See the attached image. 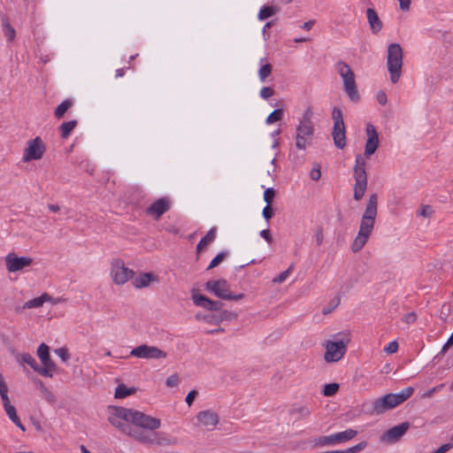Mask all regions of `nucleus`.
I'll return each instance as SVG.
<instances>
[{
    "instance_id": "obj_15",
    "label": "nucleus",
    "mask_w": 453,
    "mask_h": 453,
    "mask_svg": "<svg viewBox=\"0 0 453 453\" xmlns=\"http://www.w3.org/2000/svg\"><path fill=\"white\" fill-rule=\"evenodd\" d=\"M45 145L41 137L37 136L27 142V147L25 149L22 161L24 163L41 159L45 152Z\"/></svg>"
},
{
    "instance_id": "obj_64",
    "label": "nucleus",
    "mask_w": 453,
    "mask_h": 453,
    "mask_svg": "<svg viewBox=\"0 0 453 453\" xmlns=\"http://www.w3.org/2000/svg\"><path fill=\"white\" fill-rule=\"evenodd\" d=\"M306 41H308V39H306V38H296L295 39L296 42H306Z\"/></svg>"
},
{
    "instance_id": "obj_27",
    "label": "nucleus",
    "mask_w": 453,
    "mask_h": 453,
    "mask_svg": "<svg viewBox=\"0 0 453 453\" xmlns=\"http://www.w3.org/2000/svg\"><path fill=\"white\" fill-rule=\"evenodd\" d=\"M3 405L9 418L22 431H25L26 428L21 423L19 418L18 417L15 407L11 404V402H4Z\"/></svg>"
},
{
    "instance_id": "obj_35",
    "label": "nucleus",
    "mask_w": 453,
    "mask_h": 453,
    "mask_svg": "<svg viewBox=\"0 0 453 453\" xmlns=\"http://www.w3.org/2000/svg\"><path fill=\"white\" fill-rule=\"evenodd\" d=\"M134 393V389L127 388L124 384L119 385L115 390V397L121 399Z\"/></svg>"
},
{
    "instance_id": "obj_61",
    "label": "nucleus",
    "mask_w": 453,
    "mask_h": 453,
    "mask_svg": "<svg viewBox=\"0 0 453 453\" xmlns=\"http://www.w3.org/2000/svg\"><path fill=\"white\" fill-rule=\"evenodd\" d=\"M48 207L49 210L52 212H58L60 210L59 206L57 204H49Z\"/></svg>"
},
{
    "instance_id": "obj_7",
    "label": "nucleus",
    "mask_w": 453,
    "mask_h": 453,
    "mask_svg": "<svg viewBox=\"0 0 453 453\" xmlns=\"http://www.w3.org/2000/svg\"><path fill=\"white\" fill-rule=\"evenodd\" d=\"M365 165L366 162L365 157L360 154L357 155L353 168V178L355 180L353 198L356 201H360L367 189V173Z\"/></svg>"
},
{
    "instance_id": "obj_5",
    "label": "nucleus",
    "mask_w": 453,
    "mask_h": 453,
    "mask_svg": "<svg viewBox=\"0 0 453 453\" xmlns=\"http://www.w3.org/2000/svg\"><path fill=\"white\" fill-rule=\"evenodd\" d=\"M336 341H326L324 343L326 352L324 359L327 363L337 362L343 357L350 341L349 333H340L335 336Z\"/></svg>"
},
{
    "instance_id": "obj_36",
    "label": "nucleus",
    "mask_w": 453,
    "mask_h": 453,
    "mask_svg": "<svg viewBox=\"0 0 453 453\" xmlns=\"http://www.w3.org/2000/svg\"><path fill=\"white\" fill-rule=\"evenodd\" d=\"M283 118V110L276 109L273 112H271L265 119V123L267 125H271L276 121L281 120Z\"/></svg>"
},
{
    "instance_id": "obj_52",
    "label": "nucleus",
    "mask_w": 453,
    "mask_h": 453,
    "mask_svg": "<svg viewBox=\"0 0 453 453\" xmlns=\"http://www.w3.org/2000/svg\"><path fill=\"white\" fill-rule=\"evenodd\" d=\"M310 177L313 180H319L321 177V172L319 165L313 167L310 173Z\"/></svg>"
},
{
    "instance_id": "obj_43",
    "label": "nucleus",
    "mask_w": 453,
    "mask_h": 453,
    "mask_svg": "<svg viewBox=\"0 0 453 453\" xmlns=\"http://www.w3.org/2000/svg\"><path fill=\"white\" fill-rule=\"evenodd\" d=\"M445 387V384L444 383H441V384H439L430 389H428L427 391H426L424 394H423V397L425 398H430L433 396L434 394L435 393H438L440 391L442 390V388Z\"/></svg>"
},
{
    "instance_id": "obj_41",
    "label": "nucleus",
    "mask_w": 453,
    "mask_h": 453,
    "mask_svg": "<svg viewBox=\"0 0 453 453\" xmlns=\"http://www.w3.org/2000/svg\"><path fill=\"white\" fill-rule=\"evenodd\" d=\"M293 269H294V265H291L287 270H285L284 272H282L279 275H277L273 280V283H282V282H284L287 280V278L288 277L289 273L293 271Z\"/></svg>"
},
{
    "instance_id": "obj_38",
    "label": "nucleus",
    "mask_w": 453,
    "mask_h": 453,
    "mask_svg": "<svg viewBox=\"0 0 453 453\" xmlns=\"http://www.w3.org/2000/svg\"><path fill=\"white\" fill-rule=\"evenodd\" d=\"M338 390H339V384L328 383V384L325 385L322 393L325 396H333L334 395H335L337 393Z\"/></svg>"
},
{
    "instance_id": "obj_49",
    "label": "nucleus",
    "mask_w": 453,
    "mask_h": 453,
    "mask_svg": "<svg viewBox=\"0 0 453 453\" xmlns=\"http://www.w3.org/2000/svg\"><path fill=\"white\" fill-rule=\"evenodd\" d=\"M366 446H367L366 441H361L358 444L347 449V452L348 453H357V452L364 449Z\"/></svg>"
},
{
    "instance_id": "obj_37",
    "label": "nucleus",
    "mask_w": 453,
    "mask_h": 453,
    "mask_svg": "<svg viewBox=\"0 0 453 453\" xmlns=\"http://www.w3.org/2000/svg\"><path fill=\"white\" fill-rule=\"evenodd\" d=\"M273 66L270 64L263 65L258 70L259 80L264 82L272 73Z\"/></svg>"
},
{
    "instance_id": "obj_3",
    "label": "nucleus",
    "mask_w": 453,
    "mask_h": 453,
    "mask_svg": "<svg viewBox=\"0 0 453 453\" xmlns=\"http://www.w3.org/2000/svg\"><path fill=\"white\" fill-rule=\"evenodd\" d=\"M313 111L311 107H308L298 119V125L296 127V147L300 150H304L312 144L315 134V127L312 121Z\"/></svg>"
},
{
    "instance_id": "obj_42",
    "label": "nucleus",
    "mask_w": 453,
    "mask_h": 453,
    "mask_svg": "<svg viewBox=\"0 0 453 453\" xmlns=\"http://www.w3.org/2000/svg\"><path fill=\"white\" fill-rule=\"evenodd\" d=\"M340 297H334L328 305L325 306L322 310V313L324 315L329 314L332 312L340 303Z\"/></svg>"
},
{
    "instance_id": "obj_31",
    "label": "nucleus",
    "mask_w": 453,
    "mask_h": 453,
    "mask_svg": "<svg viewBox=\"0 0 453 453\" xmlns=\"http://www.w3.org/2000/svg\"><path fill=\"white\" fill-rule=\"evenodd\" d=\"M19 361L20 363H24V364H27L28 365L31 366V368L38 372L40 374V368L41 366L37 364L36 360L35 359V357L30 355L29 353H23L20 355L19 358Z\"/></svg>"
},
{
    "instance_id": "obj_46",
    "label": "nucleus",
    "mask_w": 453,
    "mask_h": 453,
    "mask_svg": "<svg viewBox=\"0 0 453 453\" xmlns=\"http://www.w3.org/2000/svg\"><path fill=\"white\" fill-rule=\"evenodd\" d=\"M179 383H180V379L177 374H173V375L169 376L165 380V385L168 388L177 387L179 385Z\"/></svg>"
},
{
    "instance_id": "obj_51",
    "label": "nucleus",
    "mask_w": 453,
    "mask_h": 453,
    "mask_svg": "<svg viewBox=\"0 0 453 453\" xmlns=\"http://www.w3.org/2000/svg\"><path fill=\"white\" fill-rule=\"evenodd\" d=\"M262 214L266 221H268L269 219H271L273 218V210L271 207V204H266V206L263 209Z\"/></svg>"
},
{
    "instance_id": "obj_10",
    "label": "nucleus",
    "mask_w": 453,
    "mask_h": 453,
    "mask_svg": "<svg viewBox=\"0 0 453 453\" xmlns=\"http://www.w3.org/2000/svg\"><path fill=\"white\" fill-rule=\"evenodd\" d=\"M334 127L332 136L334 145L342 150L346 146V129L343 121V114L340 108L334 107L332 111Z\"/></svg>"
},
{
    "instance_id": "obj_54",
    "label": "nucleus",
    "mask_w": 453,
    "mask_h": 453,
    "mask_svg": "<svg viewBox=\"0 0 453 453\" xmlns=\"http://www.w3.org/2000/svg\"><path fill=\"white\" fill-rule=\"evenodd\" d=\"M417 319V315L414 312L407 313L403 316V320L407 324H411Z\"/></svg>"
},
{
    "instance_id": "obj_8",
    "label": "nucleus",
    "mask_w": 453,
    "mask_h": 453,
    "mask_svg": "<svg viewBox=\"0 0 453 453\" xmlns=\"http://www.w3.org/2000/svg\"><path fill=\"white\" fill-rule=\"evenodd\" d=\"M335 70L342 79L343 88L349 98L353 102L358 101L359 95L355 81V74L350 66L343 61H338L335 64Z\"/></svg>"
},
{
    "instance_id": "obj_57",
    "label": "nucleus",
    "mask_w": 453,
    "mask_h": 453,
    "mask_svg": "<svg viewBox=\"0 0 453 453\" xmlns=\"http://www.w3.org/2000/svg\"><path fill=\"white\" fill-rule=\"evenodd\" d=\"M399 6L402 11H409L411 4V0H398Z\"/></svg>"
},
{
    "instance_id": "obj_23",
    "label": "nucleus",
    "mask_w": 453,
    "mask_h": 453,
    "mask_svg": "<svg viewBox=\"0 0 453 453\" xmlns=\"http://www.w3.org/2000/svg\"><path fill=\"white\" fill-rule=\"evenodd\" d=\"M133 286L137 289L148 288L152 282L158 281V276L153 273H141L135 278H133Z\"/></svg>"
},
{
    "instance_id": "obj_21",
    "label": "nucleus",
    "mask_w": 453,
    "mask_h": 453,
    "mask_svg": "<svg viewBox=\"0 0 453 453\" xmlns=\"http://www.w3.org/2000/svg\"><path fill=\"white\" fill-rule=\"evenodd\" d=\"M196 419L199 426L206 427L209 431H212L218 425L219 418L216 412L206 410L199 411L196 415Z\"/></svg>"
},
{
    "instance_id": "obj_59",
    "label": "nucleus",
    "mask_w": 453,
    "mask_h": 453,
    "mask_svg": "<svg viewBox=\"0 0 453 453\" xmlns=\"http://www.w3.org/2000/svg\"><path fill=\"white\" fill-rule=\"evenodd\" d=\"M315 24V20H309L307 22H304L302 26V28L306 30V31H309L311 29V27H313V25Z\"/></svg>"
},
{
    "instance_id": "obj_18",
    "label": "nucleus",
    "mask_w": 453,
    "mask_h": 453,
    "mask_svg": "<svg viewBox=\"0 0 453 453\" xmlns=\"http://www.w3.org/2000/svg\"><path fill=\"white\" fill-rule=\"evenodd\" d=\"M172 201L167 196H163L158 198L154 203H152L147 209V215L152 217L154 219L157 220L161 218V216L168 211L171 209Z\"/></svg>"
},
{
    "instance_id": "obj_56",
    "label": "nucleus",
    "mask_w": 453,
    "mask_h": 453,
    "mask_svg": "<svg viewBox=\"0 0 453 453\" xmlns=\"http://www.w3.org/2000/svg\"><path fill=\"white\" fill-rule=\"evenodd\" d=\"M197 395V392L196 390H191L186 396V403H188V406H191L196 396Z\"/></svg>"
},
{
    "instance_id": "obj_9",
    "label": "nucleus",
    "mask_w": 453,
    "mask_h": 453,
    "mask_svg": "<svg viewBox=\"0 0 453 453\" xmlns=\"http://www.w3.org/2000/svg\"><path fill=\"white\" fill-rule=\"evenodd\" d=\"M109 422L125 434L142 443H154V441L143 431L128 422L109 416Z\"/></svg>"
},
{
    "instance_id": "obj_48",
    "label": "nucleus",
    "mask_w": 453,
    "mask_h": 453,
    "mask_svg": "<svg viewBox=\"0 0 453 453\" xmlns=\"http://www.w3.org/2000/svg\"><path fill=\"white\" fill-rule=\"evenodd\" d=\"M398 350V343L396 341H392L387 347L384 348V351L388 354H394Z\"/></svg>"
},
{
    "instance_id": "obj_60",
    "label": "nucleus",
    "mask_w": 453,
    "mask_h": 453,
    "mask_svg": "<svg viewBox=\"0 0 453 453\" xmlns=\"http://www.w3.org/2000/svg\"><path fill=\"white\" fill-rule=\"evenodd\" d=\"M125 70H126V67L117 69L115 77L116 78L123 77L125 75Z\"/></svg>"
},
{
    "instance_id": "obj_34",
    "label": "nucleus",
    "mask_w": 453,
    "mask_h": 453,
    "mask_svg": "<svg viewBox=\"0 0 453 453\" xmlns=\"http://www.w3.org/2000/svg\"><path fill=\"white\" fill-rule=\"evenodd\" d=\"M196 319L204 320L205 322L211 325H219L222 321V318L214 314H206L202 315L201 313H197L196 315Z\"/></svg>"
},
{
    "instance_id": "obj_40",
    "label": "nucleus",
    "mask_w": 453,
    "mask_h": 453,
    "mask_svg": "<svg viewBox=\"0 0 453 453\" xmlns=\"http://www.w3.org/2000/svg\"><path fill=\"white\" fill-rule=\"evenodd\" d=\"M227 256V251H220L210 263L207 267V270H211L216 266H218Z\"/></svg>"
},
{
    "instance_id": "obj_32",
    "label": "nucleus",
    "mask_w": 453,
    "mask_h": 453,
    "mask_svg": "<svg viewBox=\"0 0 453 453\" xmlns=\"http://www.w3.org/2000/svg\"><path fill=\"white\" fill-rule=\"evenodd\" d=\"M73 105V101L70 99L64 100L55 110V117L57 119H61L64 117L65 113L71 108Z\"/></svg>"
},
{
    "instance_id": "obj_20",
    "label": "nucleus",
    "mask_w": 453,
    "mask_h": 453,
    "mask_svg": "<svg viewBox=\"0 0 453 453\" xmlns=\"http://www.w3.org/2000/svg\"><path fill=\"white\" fill-rule=\"evenodd\" d=\"M367 140L365 147V157H370L376 151L379 147V136L375 127L372 124L366 126Z\"/></svg>"
},
{
    "instance_id": "obj_58",
    "label": "nucleus",
    "mask_w": 453,
    "mask_h": 453,
    "mask_svg": "<svg viewBox=\"0 0 453 453\" xmlns=\"http://www.w3.org/2000/svg\"><path fill=\"white\" fill-rule=\"evenodd\" d=\"M323 232L322 230H318L315 234V238L318 245H320L323 242Z\"/></svg>"
},
{
    "instance_id": "obj_62",
    "label": "nucleus",
    "mask_w": 453,
    "mask_h": 453,
    "mask_svg": "<svg viewBox=\"0 0 453 453\" xmlns=\"http://www.w3.org/2000/svg\"><path fill=\"white\" fill-rule=\"evenodd\" d=\"M224 331V328H218V329H214V330H211V331H208L207 334H216V333H220V332H223Z\"/></svg>"
},
{
    "instance_id": "obj_29",
    "label": "nucleus",
    "mask_w": 453,
    "mask_h": 453,
    "mask_svg": "<svg viewBox=\"0 0 453 453\" xmlns=\"http://www.w3.org/2000/svg\"><path fill=\"white\" fill-rule=\"evenodd\" d=\"M1 21L3 31L4 35L7 37V40L9 42L13 41L16 35V32L15 29L11 26L9 19L6 16H3Z\"/></svg>"
},
{
    "instance_id": "obj_55",
    "label": "nucleus",
    "mask_w": 453,
    "mask_h": 453,
    "mask_svg": "<svg viewBox=\"0 0 453 453\" xmlns=\"http://www.w3.org/2000/svg\"><path fill=\"white\" fill-rule=\"evenodd\" d=\"M260 236L265 239L268 243H271L273 242V238L270 233L269 229H264L260 231Z\"/></svg>"
},
{
    "instance_id": "obj_22",
    "label": "nucleus",
    "mask_w": 453,
    "mask_h": 453,
    "mask_svg": "<svg viewBox=\"0 0 453 453\" xmlns=\"http://www.w3.org/2000/svg\"><path fill=\"white\" fill-rule=\"evenodd\" d=\"M193 303L199 307L204 308L208 311H219L220 310L222 303L219 302L212 301L201 294L192 295Z\"/></svg>"
},
{
    "instance_id": "obj_47",
    "label": "nucleus",
    "mask_w": 453,
    "mask_h": 453,
    "mask_svg": "<svg viewBox=\"0 0 453 453\" xmlns=\"http://www.w3.org/2000/svg\"><path fill=\"white\" fill-rule=\"evenodd\" d=\"M259 94L263 99H268L273 96L274 90L271 87H263Z\"/></svg>"
},
{
    "instance_id": "obj_17",
    "label": "nucleus",
    "mask_w": 453,
    "mask_h": 453,
    "mask_svg": "<svg viewBox=\"0 0 453 453\" xmlns=\"http://www.w3.org/2000/svg\"><path fill=\"white\" fill-rule=\"evenodd\" d=\"M33 259L29 257H18L15 253H9L5 257V266L9 273H15L30 266Z\"/></svg>"
},
{
    "instance_id": "obj_33",
    "label": "nucleus",
    "mask_w": 453,
    "mask_h": 453,
    "mask_svg": "<svg viewBox=\"0 0 453 453\" xmlns=\"http://www.w3.org/2000/svg\"><path fill=\"white\" fill-rule=\"evenodd\" d=\"M277 11L278 9L275 6L264 5L258 12V19L260 20L266 19L274 15L277 12Z\"/></svg>"
},
{
    "instance_id": "obj_50",
    "label": "nucleus",
    "mask_w": 453,
    "mask_h": 453,
    "mask_svg": "<svg viewBox=\"0 0 453 453\" xmlns=\"http://www.w3.org/2000/svg\"><path fill=\"white\" fill-rule=\"evenodd\" d=\"M434 211L430 205H422L420 211L418 214L425 218H430L433 214Z\"/></svg>"
},
{
    "instance_id": "obj_1",
    "label": "nucleus",
    "mask_w": 453,
    "mask_h": 453,
    "mask_svg": "<svg viewBox=\"0 0 453 453\" xmlns=\"http://www.w3.org/2000/svg\"><path fill=\"white\" fill-rule=\"evenodd\" d=\"M377 207L378 196L376 194H372L369 196L368 203L361 218L357 234L351 243V250L353 252L360 251L368 242L374 228Z\"/></svg>"
},
{
    "instance_id": "obj_16",
    "label": "nucleus",
    "mask_w": 453,
    "mask_h": 453,
    "mask_svg": "<svg viewBox=\"0 0 453 453\" xmlns=\"http://www.w3.org/2000/svg\"><path fill=\"white\" fill-rule=\"evenodd\" d=\"M130 356L144 359H160L166 357V353L156 346L142 344L134 348Z\"/></svg>"
},
{
    "instance_id": "obj_24",
    "label": "nucleus",
    "mask_w": 453,
    "mask_h": 453,
    "mask_svg": "<svg viewBox=\"0 0 453 453\" xmlns=\"http://www.w3.org/2000/svg\"><path fill=\"white\" fill-rule=\"evenodd\" d=\"M60 298H53L51 296H50L48 293H43L41 296L35 297L34 299H31L27 302H26L23 304V309H34V308H39L43 305L44 303H51L52 304H58L60 303Z\"/></svg>"
},
{
    "instance_id": "obj_26",
    "label": "nucleus",
    "mask_w": 453,
    "mask_h": 453,
    "mask_svg": "<svg viewBox=\"0 0 453 453\" xmlns=\"http://www.w3.org/2000/svg\"><path fill=\"white\" fill-rule=\"evenodd\" d=\"M288 412L289 415L294 418L295 421H299L308 418L311 414V410L306 405L295 404L289 409Z\"/></svg>"
},
{
    "instance_id": "obj_44",
    "label": "nucleus",
    "mask_w": 453,
    "mask_h": 453,
    "mask_svg": "<svg viewBox=\"0 0 453 453\" xmlns=\"http://www.w3.org/2000/svg\"><path fill=\"white\" fill-rule=\"evenodd\" d=\"M275 196V191L273 188H268L264 192V200L267 204H271Z\"/></svg>"
},
{
    "instance_id": "obj_12",
    "label": "nucleus",
    "mask_w": 453,
    "mask_h": 453,
    "mask_svg": "<svg viewBox=\"0 0 453 453\" xmlns=\"http://www.w3.org/2000/svg\"><path fill=\"white\" fill-rule=\"evenodd\" d=\"M206 289L213 293L216 296L225 300H240L242 299L244 295L238 294L233 295L229 289V286L226 280H209L205 284Z\"/></svg>"
},
{
    "instance_id": "obj_4",
    "label": "nucleus",
    "mask_w": 453,
    "mask_h": 453,
    "mask_svg": "<svg viewBox=\"0 0 453 453\" xmlns=\"http://www.w3.org/2000/svg\"><path fill=\"white\" fill-rule=\"evenodd\" d=\"M414 392L413 388L408 387L396 394H387L372 403L371 414L380 415L400 405L409 399Z\"/></svg>"
},
{
    "instance_id": "obj_11",
    "label": "nucleus",
    "mask_w": 453,
    "mask_h": 453,
    "mask_svg": "<svg viewBox=\"0 0 453 453\" xmlns=\"http://www.w3.org/2000/svg\"><path fill=\"white\" fill-rule=\"evenodd\" d=\"M111 277L116 285L121 286L134 277V272L123 260L115 259L111 264Z\"/></svg>"
},
{
    "instance_id": "obj_45",
    "label": "nucleus",
    "mask_w": 453,
    "mask_h": 453,
    "mask_svg": "<svg viewBox=\"0 0 453 453\" xmlns=\"http://www.w3.org/2000/svg\"><path fill=\"white\" fill-rule=\"evenodd\" d=\"M55 353L61 358L64 363H66L70 358L68 350L65 348H59L55 349Z\"/></svg>"
},
{
    "instance_id": "obj_39",
    "label": "nucleus",
    "mask_w": 453,
    "mask_h": 453,
    "mask_svg": "<svg viewBox=\"0 0 453 453\" xmlns=\"http://www.w3.org/2000/svg\"><path fill=\"white\" fill-rule=\"evenodd\" d=\"M0 396L1 399L4 402L10 401L8 397V387L4 381V376L0 373Z\"/></svg>"
},
{
    "instance_id": "obj_13",
    "label": "nucleus",
    "mask_w": 453,
    "mask_h": 453,
    "mask_svg": "<svg viewBox=\"0 0 453 453\" xmlns=\"http://www.w3.org/2000/svg\"><path fill=\"white\" fill-rule=\"evenodd\" d=\"M357 431L349 428L330 435L319 436L314 440L316 446H333L338 443L346 442L356 437Z\"/></svg>"
},
{
    "instance_id": "obj_2",
    "label": "nucleus",
    "mask_w": 453,
    "mask_h": 453,
    "mask_svg": "<svg viewBox=\"0 0 453 453\" xmlns=\"http://www.w3.org/2000/svg\"><path fill=\"white\" fill-rule=\"evenodd\" d=\"M111 416L128 422L137 427L150 431L157 430L161 426V420L159 418L146 415L139 411L124 407H113Z\"/></svg>"
},
{
    "instance_id": "obj_19",
    "label": "nucleus",
    "mask_w": 453,
    "mask_h": 453,
    "mask_svg": "<svg viewBox=\"0 0 453 453\" xmlns=\"http://www.w3.org/2000/svg\"><path fill=\"white\" fill-rule=\"evenodd\" d=\"M410 427L408 422H403L387 430L381 436L380 440L386 443H393L399 441Z\"/></svg>"
},
{
    "instance_id": "obj_6",
    "label": "nucleus",
    "mask_w": 453,
    "mask_h": 453,
    "mask_svg": "<svg viewBox=\"0 0 453 453\" xmlns=\"http://www.w3.org/2000/svg\"><path fill=\"white\" fill-rule=\"evenodd\" d=\"M403 52L399 43H390L387 51V68L390 81L395 84L402 75Z\"/></svg>"
},
{
    "instance_id": "obj_63",
    "label": "nucleus",
    "mask_w": 453,
    "mask_h": 453,
    "mask_svg": "<svg viewBox=\"0 0 453 453\" xmlns=\"http://www.w3.org/2000/svg\"><path fill=\"white\" fill-rule=\"evenodd\" d=\"M328 453H348V452H347V449H344V450H331V451H328Z\"/></svg>"
},
{
    "instance_id": "obj_30",
    "label": "nucleus",
    "mask_w": 453,
    "mask_h": 453,
    "mask_svg": "<svg viewBox=\"0 0 453 453\" xmlns=\"http://www.w3.org/2000/svg\"><path fill=\"white\" fill-rule=\"evenodd\" d=\"M77 121L76 120H70L66 122H63L59 126V131L61 137L64 139H66L70 134L73 132V130L77 127Z\"/></svg>"
},
{
    "instance_id": "obj_14",
    "label": "nucleus",
    "mask_w": 453,
    "mask_h": 453,
    "mask_svg": "<svg viewBox=\"0 0 453 453\" xmlns=\"http://www.w3.org/2000/svg\"><path fill=\"white\" fill-rule=\"evenodd\" d=\"M37 356L42 364L40 368V375L52 378L53 372L57 370V365L50 358L49 346L45 343L40 344L37 349Z\"/></svg>"
},
{
    "instance_id": "obj_53",
    "label": "nucleus",
    "mask_w": 453,
    "mask_h": 453,
    "mask_svg": "<svg viewBox=\"0 0 453 453\" xmlns=\"http://www.w3.org/2000/svg\"><path fill=\"white\" fill-rule=\"evenodd\" d=\"M377 101L380 105H385L388 102V96L387 94L380 90L377 93Z\"/></svg>"
},
{
    "instance_id": "obj_25",
    "label": "nucleus",
    "mask_w": 453,
    "mask_h": 453,
    "mask_svg": "<svg viewBox=\"0 0 453 453\" xmlns=\"http://www.w3.org/2000/svg\"><path fill=\"white\" fill-rule=\"evenodd\" d=\"M366 18L372 32L378 34L382 29V22L376 11L372 8H368L366 10Z\"/></svg>"
},
{
    "instance_id": "obj_28",
    "label": "nucleus",
    "mask_w": 453,
    "mask_h": 453,
    "mask_svg": "<svg viewBox=\"0 0 453 453\" xmlns=\"http://www.w3.org/2000/svg\"><path fill=\"white\" fill-rule=\"evenodd\" d=\"M216 234H217V228L215 226H213L207 232V234L197 243L196 252L199 254L206 245L214 242V240L216 239Z\"/></svg>"
}]
</instances>
